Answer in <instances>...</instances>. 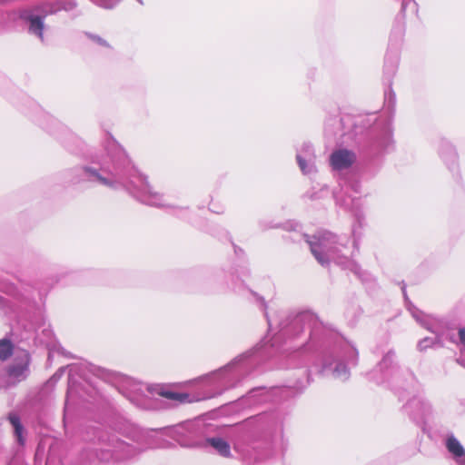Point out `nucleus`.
I'll return each instance as SVG.
<instances>
[{"label":"nucleus","mask_w":465,"mask_h":465,"mask_svg":"<svg viewBox=\"0 0 465 465\" xmlns=\"http://www.w3.org/2000/svg\"><path fill=\"white\" fill-rule=\"evenodd\" d=\"M406 409L416 420H423L430 412V404L420 398L410 401Z\"/></svg>","instance_id":"8"},{"label":"nucleus","mask_w":465,"mask_h":465,"mask_svg":"<svg viewBox=\"0 0 465 465\" xmlns=\"http://www.w3.org/2000/svg\"><path fill=\"white\" fill-rule=\"evenodd\" d=\"M155 393L159 396L164 397L170 401L183 403V402H192L194 401L201 400L200 398H193L191 395L187 393L178 392L173 391L172 388L169 387H158L155 389Z\"/></svg>","instance_id":"9"},{"label":"nucleus","mask_w":465,"mask_h":465,"mask_svg":"<svg viewBox=\"0 0 465 465\" xmlns=\"http://www.w3.org/2000/svg\"><path fill=\"white\" fill-rule=\"evenodd\" d=\"M459 340L461 346V352L465 354V328L459 330Z\"/></svg>","instance_id":"16"},{"label":"nucleus","mask_w":465,"mask_h":465,"mask_svg":"<svg viewBox=\"0 0 465 465\" xmlns=\"http://www.w3.org/2000/svg\"><path fill=\"white\" fill-rule=\"evenodd\" d=\"M12 343L7 340L0 341V360H6L12 353Z\"/></svg>","instance_id":"13"},{"label":"nucleus","mask_w":465,"mask_h":465,"mask_svg":"<svg viewBox=\"0 0 465 465\" xmlns=\"http://www.w3.org/2000/svg\"><path fill=\"white\" fill-rule=\"evenodd\" d=\"M140 4H143V1L142 0H137Z\"/></svg>","instance_id":"21"},{"label":"nucleus","mask_w":465,"mask_h":465,"mask_svg":"<svg viewBox=\"0 0 465 465\" xmlns=\"http://www.w3.org/2000/svg\"><path fill=\"white\" fill-rule=\"evenodd\" d=\"M75 5L74 0H46L39 5L24 9L21 12V18L28 24L29 32L43 41L44 18L60 10H72Z\"/></svg>","instance_id":"4"},{"label":"nucleus","mask_w":465,"mask_h":465,"mask_svg":"<svg viewBox=\"0 0 465 465\" xmlns=\"http://www.w3.org/2000/svg\"><path fill=\"white\" fill-rule=\"evenodd\" d=\"M356 156L352 151L338 149L330 156V163L333 170L341 171L348 169L355 162Z\"/></svg>","instance_id":"6"},{"label":"nucleus","mask_w":465,"mask_h":465,"mask_svg":"<svg viewBox=\"0 0 465 465\" xmlns=\"http://www.w3.org/2000/svg\"><path fill=\"white\" fill-rule=\"evenodd\" d=\"M333 373L336 378L341 379L342 381H345L349 378V371L347 367L342 363H339L336 366Z\"/></svg>","instance_id":"14"},{"label":"nucleus","mask_w":465,"mask_h":465,"mask_svg":"<svg viewBox=\"0 0 465 465\" xmlns=\"http://www.w3.org/2000/svg\"><path fill=\"white\" fill-rule=\"evenodd\" d=\"M97 5H100L104 8H112L114 7L119 0H92Z\"/></svg>","instance_id":"15"},{"label":"nucleus","mask_w":465,"mask_h":465,"mask_svg":"<svg viewBox=\"0 0 465 465\" xmlns=\"http://www.w3.org/2000/svg\"><path fill=\"white\" fill-rule=\"evenodd\" d=\"M93 39L99 45H105L107 46L108 45L106 44V42L104 40H103L102 38L98 37V36H94Z\"/></svg>","instance_id":"19"},{"label":"nucleus","mask_w":465,"mask_h":465,"mask_svg":"<svg viewBox=\"0 0 465 465\" xmlns=\"http://www.w3.org/2000/svg\"><path fill=\"white\" fill-rule=\"evenodd\" d=\"M15 362L7 371L9 384H15L25 380L29 372V354L25 351H20L15 354Z\"/></svg>","instance_id":"5"},{"label":"nucleus","mask_w":465,"mask_h":465,"mask_svg":"<svg viewBox=\"0 0 465 465\" xmlns=\"http://www.w3.org/2000/svg\"><path fill=\"white\" fill-rule=\"evenodd\" d=\"M445 445L456 463L465 465V450L453 435L447 437Z\"/></svg>","instance_id":"10"},{"label":"nucleus","mask_w":465,"mask_h":465,"mask_svg":"<svg viewBox=\"0 0 465 465\" xmlns=\"http://www.w3.org/2000/svg\"><path fill=\"white\" fill-rule=\"evenodd\" d=\"M297 162L304 174H311L316 171L314 164V153L310 144H304L301 151L297 153Z\"/></svg>","instance_id":"7"},{"label":"nucleus","mask_w":465,"mask_h":465,"mask_svg":"<svg viewBox=\"0 0 465 465\" xmlns=\"http://www.w3.org/2000/svg\"><path fill=\"white\" fill-rule=\"evenodd\" d=\"M458 362H459L460 364H461V365H464V366H465V363H463V360L459 359V360H458Z\"/></svg>","instance_id":"20"},{"label":"nucleus","mask_w":465,"mask_h":465,"mask_svg":"<svg viewBox=\"0 0 465 465\" xmlns=\"http://www.w3.org/2000/svg\"><path fill=\"white\" fill-rule=\"evenodd\" d=\"M109 157L113 163V171L103 163L102 172L99 173L90 168L83 169L86 176L92 177L94 181L113 189L124 187L140 202L162 207L165 206L162 195L153 193L149 186L146 178L130 167V161L124 151L116 143H111Z\"/></svg>","instance_id":"1"},{"label":"nucleus","mask_w":465,"mask_h":465,"mask_svg":"<svg viewBox=\"0 0 465 465\" xmlns=\"http://www.w3.org/2000/svg\"><path fill=\"white\" fill-rule=\"evenodd\" d=\"M430 340L428 338H426V339H423L422 341H420L419 342L418 346L420 350H424L430 346Z\"/></svg>","instance_id":"18"},{"label":"nucleus","mask_w":465,"mask_h":465,"mask_svg":"<svg viewBox=\"0 0 465 465\" xmlns=\"http://www.w3.org/2000/svg\"><path fill=\"white\" fill-rule=\"evenodd\" d=\"M391 361H392V355H391V354H390V353H389V354H387V355L383 358V360H382V361H381V368H382L383 366H384V367H388V366H389V364H391Z\"/></svg>","instance_id":"17"},{"label":"nucleus","mask_w":465,"mask_h":465,"mask_svg":"<svg viewBox=\"0 0 465 465\" xmlns=\"http://www.w3.org/2000/svg\"><path fill=\"white\" fill-rule=\"evenodd\" d=\"M307 242L313 256L322 266L328 265L330 262H334L344 268L358 272L359 266L354 261L339 254L341 250L336 246L337 239L332 233L323 232L312 237Z\"/></svg>","instance_id":"3"},{"label":"nucleus","mask_w":465,"mask_h":465,"mask_svg":"<svg viewBox=\"0 0 465 465\" xmlns=\"http://www.w3.org/2000/svg\"><path fill=\"white\" fill-rule=\"evenodd\" d=\"M9 420L11 422V424L13 425L14 427V430H15V434L16 436V440L17 441L20 443V444H24V438H23V427L20 423V420L19 418L13 414V415H10L9 417Z\"/></svg>","instance_id":"12"},{"label":"nucleus","mask_w":465,"mask_h":465,"mask_svg":"<svg viewBox=\"0 0 465 465\" xmlns=\"http://www.w3.org/2000/svg\"><path fill=\"white\" fill-rule=\"evenodd\" d=\"M207 442L217 450V452L223 456H230V445L227 441L221 438H211L207 440Z\"/></svg>","instance_id":"11"},{"label":"nucleus","mask_w":465,"mask_h":465,"mask_svg":"<svg viewBox=\"0 0 465 465\" xmlns=\"http://www.w3.org/2000/svg\"><path fill=\"white\" fill-rule=\"evenodd\" d=\"M132 440L136 445H131L116 437L110 438L108 443L97 451L98 459L106 463L122 464L132 460L146 448L158 447L151 441V436L143 430L135 431Z\"/></svg>","instance_id":"2"}]
</instances>
